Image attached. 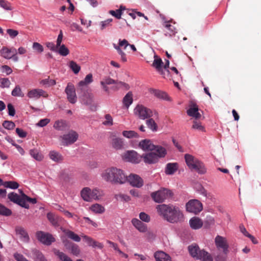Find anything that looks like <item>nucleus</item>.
Segmentation results:
<instances>
[{"label":"nucleus","instance_id":"nucleus-14","mask_svg":"<svg viewBox=\"0 0 261 261\" xmlns=\"http://www.w3.org/2000/svg\"><path fill=\"white\" fill-rule=\"evenodd\" d=\"M215 243L218 251H228V244L224 237L217 236L215 239Z\"/></svg>","mask_w":261,"mask_h":261},{"label":"nucleus","instance_id":"nucleus-37","mask_svg":"<svg viewBox=\"0 0 261 261\" xmlns=\"http://www.w3.org/2000/svg\"><path fill=\"white\" fill-rule=\"evenodd\" d=\"M153 151H154V152L156 154L159 159L164 157L167 153L165 148L159 145H154V148Z\"/></svg>","mask_w":261,"mask_h":261},{"label":"nucleus","instance_id":"nucleus-11","mask_svg":"<svg viewBox=\"0 0 261 261\" xmlns=\"http://www.w3.org/2000/svg\"><path fill=\"white\" fill-rule=\"evenodd\" d=\"M8 199L14 203L17 204L22 207L25 208H29V205L24 201L23 194L22 196H20L15 192H11L8 195Z\"/></svg>","mask_w":261,"mask_h":261},{"label":"nucleus","instance_id":"nucleus-22","mask_svg":"<svg viewBox=\"0 0 261 261\" xmlns=\"http://www.w3.org/2000/svg\"><path fill=\"white\" fill-rule=\"evenodd\" d=\"M28 250H25V251L24 252L25 255H27L29 257H32L35 261H46V259L45 258L44 256L42 254V253L40 252L39 250L33 249L32 250V255L27 252Z\"/></svg>","mask_w":261,"mask_h":261},{"label":"nucleus","instance_id":"nucleus-23","mask_svg":"<svg viewBox=\"0 0 261 261\" xmlns=\"http://www.w3.org/2000/svg\"><path fill=\"white\" fill-rule=\"evenodd\" d=\"M199 109L196 104L192 103L190 105L189 110H187V114L191 117L194 118L195 119H198L201 117V114L198 112Z\"/></svg>","mask_w":261,"mask_h":261},{"label":"nucleus","instance_id":"nucleus-2","mask_svg":"<svg viewBox=\"0 0 261 261\" xmlns=\"http://www.w3.org/2000/svg\"><path fill=\"white\" fill-rule=\"evenodd\" d=\"M102 90L107 94L110 93L111 90L117 91L120 89L128 90L130 88L128 84L126 83L115 80L109 76H105L100 82Z\"/></svg>","mask_w":261,"mask_h":261},{"label":"nucleus","instance_id":"nucleus-20","mask_svg":"<svg viewBox=\"0 0 261 261\" xmlns=\"http://www.w3.org/2000/svg\"><path fill=\"white\" fill-rule=\"evenodd\" d=\"M171 204H159L156 206L157 212L159 215L163 217L165 220L168 218V211Z\"/></svg>","mask_w":261,"mask_h":261},{"label":"nucleus","instance_id":"nucleus-34","mask_svg":"<svg viewBox=\"0 0 261 261\" xmlns=\"http://www.w3.org/2000/svg\"><path fill=\"white\" fill-rule=\"evenodd\" d=\"M228 251H218L214 253L216 261H226Z\"/></svg>","mask_w":261,"mask_h":261},{"label":"nucleus","instance_id":"nucleus-6","mask_svg":"<svg viewBox=\"0 0 261 261\" xmlns=\"http://www.w3.org/2000/svg\"><path fill=\"white\" fill-rule=\"evenodd\" d=\"M183 217V214L179 208L171 204L168 211V218H167L166 220L172 223H177L182 221Z\"/></svg>","mask_w":261,"mask_h":261},{"label":"nucleus","instance_id":"nucleus-33","mask_svg":"<svg viewBox=\"0 0 261 261\" xmlns=\"http://www.w3.org/2000/svg\"><path fill=\"white\" fill-rule=\"evenodd\" d=\"M49 158L56 162H61L63 160V156L58 152L52 150L48 154Z\"/></svg>","mask_w":261,"mask_h":261},{"label":"nucleus","instance_id":"nucleus-54","mask_svg":"<svg viewBox=\"0 0 261 261\" xmlns=\"http://www.w3.org/2000/svg\"><path fill=\"white\" fill-rule=\"evenodd\" d=\"M124 8L122 6H120V9L116 10V11L111 10L110 13L113 16L115 17L117 19L121 18L122 15V10H124Z\"/></svg>","mask_w":261,"mask_h":261},{"label":"nucleus","instance_id":"nucleus-24","mask_svg":"<svg viewBox=\"0 0 261 261\" xmlns=\"http://www.w3.org/2000/svg\"><path fill=\"white\" fill-rule=\"evenodd\" d=\"M47 218L51 224L55 227L59 226L62 220L61 217L51 212L47 213Z\"/></svg>","mask_w":261,"mask_h":261},{"label":"nucleus","instance_id":"nucleus-30","mask_svg":"<svg viewBox=\"0 0 261 261\" xmlns=\"http://www.w3.org/2000/svg\"><path fill=\"white\" fill-rule=\"evenodd\" d=\"M93 82V76L92 74L90 73L87 74L85 77L84 80L80 81L79 83L78 86L79 89L81 91H83L85 89V87L88 84L91 83Z\"/></svg>","mask_w":261,"mask_h":261},{"label":"nucleus","instance_id":"nucleus-28","mask_svg":"<svg viewBox=\"0 0 261 261\" xmlns=\"http://www.w3.org/2000/svg\"><path fill=\"white\" fill-rule=\"evenodd\" d=\"M82 237L84 238L85 242L90 246H92L93 247H97L99 249H102L103 247L102 243L94 240L92 238L87 236L82 235Z\"/></svg>","mask_w":261,"mask_h":261},{"label":"nucleus","instance_id":"nucleus-60","mask_svg":"<svg viewBox=\"0 0 261 261\" xmlns=\"http://www.w3.org/2000/svg\"><path fill=\"white\" fill-rule=\"evenodd\" d=\"M11 214V211L4 206L0 204V215L9 216Z\"/></svg>","mask_w":261,"mask_h":261},{"label":"nucleus","instance_id":"nucleus-1","mask_svg":"<svg viewBox=\"0 0 261 261\" xmlns=\"http://www.w3.org/2000/svg\"><path fill=\"white\" fill-rule=\"evenodd\" d=\"M100 176L103 180L112 184H123L127 181L124 171L116 167H111L102 171Z\"/></svg>","mask_w":261,"mask_h":261},{"label":"nucleus","instance_id":"nucleus-63","mask_svg":"<svg viewBox=\"0 0 261 261\" xmlns=\"http://www.w3.org/2000/svg\"><path fill=\"white\" fill-rule=\"evenodd\" d=\"M41 83L47 86H51L56 84V82L54 80L49 79V78L43 80Z\"/></svg>","mask_w":261,"mask_h":261},{"label":"nucleus","instance_id":"nucleus-47","mask_svg":"<svg viewBox=\"0 0 261 261\" xmlns=\"http://www.w3.org/2000/svg\"><path fill=\"white\" fill-rule=\"evenodd\" d=\"M122 135L127 138H139V135L134 130H124Z\"/></svg>","mask_w":261,"mask_h":261},{"label":"nucleus","instance_id":"nucleus-40","mask_svg":"<svg viewBox=\"0 0 261 261\" xmlns=\"http://www.w3.org/2000/svg\"><path fill=\"white\" fill-rule=\"evenodd\" d=\"M54 253L58 256L62 261H73L69 257L66 255L64 253L60 251L59 250L55 249Z\"/></svg>","mask_w":261,"mask_h":261},{"label":"nucleus","instance_id":"nucleus-31","mask_svg":"<svg viewBox=\"0 0 261 261\" xmlns=\"http://www.w3.org/2000/svg\"><path fill=\"white\" fill-rule=\"evenodd\" d=\"M190 227L193 229L200 228L203 225L202 221L197 217H193L189 221Z\"/></svg>","mask_w":261,"mask_h":261},{"label":"nucleus","instance_id":"nucleus-4","mask_svg":"<svg viewBox=\"0 0 261 261\" xmlns=\"http://www.w3.org/2000/svg\"><path fill=\"white\" fill-rule=\"evenodd\" d=\"M185 158L186 164L190 169L195 170L200 174L206 172V170L204 164L193 156L186 154L185 155Z\"/></svg>","mask_w":261,"mask_h":261},{"label":"nucleus","instance_id":"nucleus-19","mask_svg":"<svg viewBox=\"0 0 261 261\" xmlns=\"http://www.w3.org/2000/svg\"><path fill=\"white\" fill-rule=\"evenodd\" d=\"M81 91L83 92L81 96L82 102L85 105L91 106L94 101V96L93 94L85 90Z\"/></svg>","mask_w":261,"mask_h":261},{"label":"nucleus","instance_id":"nucleus-7","mask_svg":"<svg viewBox=\"0 0 261 261\" xmlns=\"http://www.w3.org/2000/svg\"><path fill=\"white\" fill-rule=\"evenodd\" d=\"M135 112L140 119L143 120L151 118L153 116V114L158 115L155 111L153 112L150 109L142 105L137 106L135 109Z\"/></svg>","mask_w":261,"mask_h":261},{"label":"nucleus","instance_id":"nucleus-27","mask_svg":"<svg viewBox=\"0 0 261 261\" xmlns=\"http://www.w3.org/2000/svg\"><path fill=\"white\" fill-rule=\"evenodd\" d=\"M139 147L144 151H152L154 148V145L152 144L150 140L145 139L142 140L139 144Z\"/></svg>","mask_w":261,"mask_h":261},{"label":"nucleus","instance_id":"nucleus-64","mask_svg":"<svg viewBox=\"0 0 261 261\" xmlns=\"http://www.w3.org/2000/svg\"><path fill=\"white\" fill-rule=\"evenodd\" d=\"M139 218L142 221L145 222H149L150 220L149 216L144 212L140 213Z\"/></svg>","mask_w":261,"mask_h":261},{"label":"nucleus","instance_id":"nucleus-29","mask_svg":"<svg viewBox=\"0 0 261 261\" xmlns=\"http://www.w3.org/2000/svg\"><path fill=\"white\" fill-rule=\"evenodd\" d=\"M154 257L156 261H172L170 256L163 251H157L154 253Z\"/></svg>","mask_w":261,"mask_h":261},{"label":"nucleus","instance_id":"nucleus-25","mask_svg":"<svg viewBox=\"0 0 261 261\" xmlns=\"http://www.w3.org/2000/svg\"><path fill=\"white\" fill-rule=\"evenodd\" d=\"M132 223L133 226L140 232H146L147 231V225L142 222L137 218H133L132 220Z\"/></svg>","mask_w":261,"mask_h":261},{"label":"nucleus","instance_id":"nucleus-36","mask_svg":"<svg viewBox=\"0 0 261 261\" xmlns=\"http://www.w3.org/2000/svg\"><path fill=\"white\" fill-rule=\"evenodd\" d=\"M177 163H168L166 165L165 173L168 175H172L177 170Z\"/></svg>","mask_w":261,"mask_h":261},{"label":"nucleus","instance_id":"nucleus-15","mask_svg":"<svg viewBox=\"0 0 261 261\" xmlns=\"http://www.w3.org/2000/svg\"><path fill=\"white\" fill-rule=\"evenodd\" d=\"M127 181L130 185L134 187L141 188L143 185V180L139 175L134 174H131L127 176Z\"/></svg>","mask_w":261,"mask_h":261},{"label":"nucleus","instance_id":"nucleus-18","mask_svg":"<svg viewBox=\"0 0 261 261\" xmlns=\"http://www.w3.org/2000/svg\"><path fill=\"white\" fill-rule=\"evenodd\" d=\"M154 60L152 66L164 77H165V73L163 68V62L162 59L158 56H154Z\"/></svg>","mask_w":261,"mask_h":261},{"label":"nucleus","instance_id":"nucleus-53","mask_svg":"<svg viewBox=\"0 0 261 261\" xmlns=\"http://www.w3.org/2000/svg\"><path fill=\"white\" fill-rule=\"evenodd\" d=\"M69 250L70 251V252L75 256L79 255L81 253V250L79 246L74 243L73 245H72V246Z\"/></svg>","mask_w":261,"mask_h":261},{"label":"nucleus","instance_id":"nucleus-57","mask_svg":"<svg viewBox=\"0 0 261 261\" xmlns=\"http://www.w3.org/2000/svg\"><path fill=\"white\" fill-rule=\"evenodd\" d=\"M155 95L158 98L165 100H170V98L168 95L166 93L164 92L161 91H156L155 92Z\"/></svg>","mask_w":261,"mask_h":261},{"label":"nucleus","instance_id":"nucleus-41","mask_svg":"<svg viewBox=\"0 0 261 261\" xmlns=\"http://www.w3.org/2000/svg\"><path fill=\"white\" fill-rule=\"evenodd\" d=\"M146 124L148 127L152 132H156L158 130L157 124L153 119L151 118H148L146 121Z\"/></svg>","mask_w":261,"mask_h":261},{"label":"nucleus","instance_id":"nucleus-3","mask_svg":"<svg viewBox=\"0 0 261 261\" xmlns=\"http://www.w3.org/2000/svg\"><path fill=\"white\" fill-rule=\"evenodd\" d=\"M82 199L87 202H92L93 200H98L103 196V193L98 189H91L89 187L84 188L81 191Z\"/></svg>","mask_w":261,"mask_h":261},{"label":"nucleus","instance_id":"nucleus-55","mask_svg":"<svg viewBox=\"0 0 261 261\" xmlns=\"http://www.w3.org/2000/svg\"><path fill=\"white\" fill-rule=\"evenodd\" d=\"M105 120L102 122L104 125L112 126L113 124V118L110 114L105 115Z\"/></svg>","mask_w":261,"mask_h":261},{"label":"nucleus","instance_id":"nucleus-16","mask_svg":"<svg viewBox=\"0 0 261 261\" xmlns=\"http://www.w3.org/2000/svg\"><path fill=\"white\" fill-rule=\"evenodd\" d=\"M47 94L43 90L40 89H34L30 90L27 94L28 97L31 99H39L41 96L46 97Z\"/></svg>","mask_w":261,"mask_h":261},{"label":"nucleus","instance_id":"nucleus-10","mask_svg":"<svg viewBox=\"0 0 261 261\" xmlns=\"http://www.w3.org/2000/svg\"><path fill=\"white\" fill-rule=\"evenodd\" d=\"M186 210L188 212L197 214L202 210V203L198 200H190L186 204Z\"/></svg>","mask_w":261,"mask_h":261},{"label":"nucleus","instance_id":"nucleus-59","mask_svg":"<svg viewBox=\"0 0 261 261\" xmlns=\"http://www.w3.org/2000/svg\"><path fill=\"white\" fill-rule=\"evenodd\" d=\"M3 126L7 129H13L15 126V123L11 121H5L3 123Z\"/></svg>","mask_w":261,"mask_h":261},{"label":"nucleus","instance_id":"nucleus-58","mask_svg":"<svg viewBox=\"0 0 261 261\" xmlns=\"http://www.w3.org/2000/svg\"><path fill=\"white\" fill-rule=\"evenodd\" d=\"M10 81L8 78L0 79V87L8 88L10 85Z\"/></svg>","mask_w":261,"mask_h":261},{"label":"nucleus","instance_id":"nucleus-45","mask_svg":"<svg viewBox=\"0 0 261 261\" xmlns=\"http://www.w3.org/2000/svg\"><path fill=\"white\" fill-rule=\"evenodd\" d=\"M30 155L36 160L40 161L43 159L42 155L37 149H31L30 151Z\"/></svg>","mask_w":261,"mask_h":261},{"label":"nucleus","instance_id":"nucleus-62","mask_svg":"<svg viewBox=\"0 0 261 261\" xmlns=\"http://www.w3.org/2000/svg\"><path fill=\"white\" fill-rule=\"evenodd\" d=\"M7 34L12 39L15 38L19 34L18 31L15 30L8 29L6 30Z\"/></svg>","mask_w":261,"mask_h":261},{"label":"nucleus","instance_id":"nucleus-5","mask_svg":"<svg viewBox=\"0 0 261 261\" xmlns=\"http://www.w3.org/2000/svg\"><path fill=\"white\" fill-rule=\"evenodd\" d=\"M173 196L172 191L165 188H162L157 191L152 192L151 194V197L152 199L156 203H162L166 199L170 198Z\"/></svg>","mask_w":261,"mask_h":261},{"label":"nucleus","instance_id":"nucleus-51","mask_svg":"<svg viewBox=\"0 0 261 261\" xmlns=\"http://www.w3.org/2000/svg\"><path fill=\"white\" fill-rule=\"evenodd\" d=\"M4 186L12 189H16L18 188L19 184L16 181H9L4 182Z\"/></svg>","mask_w":261,"mask_h":261},{"label":"nucleus","instance_id":"nucleus-13","mask_svg":"<svg viewBox=\"0 0 261 261\" xmlns=\"http://www.w3.org/2000/svg\"><path fill=\"white\" fill-rule=\"evenodd\" d=\"M65 92L67 94L68 100L71 103H75L77 101V96L74 85L71 83H68Z\"/></svg>","mask_w":261,"mask_h":261},{"label":"nucleus","instance_id":"nucleus-46","mask_svg":"<svg viewBox=\"0 0 261 261\" xmlns=\"http://www.w3.org/2000/svg\"><path fill=\"white\" fill-rule=\"evenodd\" d=\"M165 27L168 30V31L165 33L166 36H171L176 33L175 27L170 24L166 23Z\"/></svg>","mask_w":261,"mask_h":261},{"label":"nucleus","instance_id":"nucleus-43","mask_svg":"<svg viewBox=\"0 0 261 261\" xmlns=\"http://www.w3.org/2000/svg\"><path fill=\"white\" fill-rule=\"evenodd\" d=\"M0 53H1V56L5 59H11V57H12V55L11 53L10 49L7 47H3L1 49Z\"/></svg>","mask_w":261,"mask_h":261},{"label":"nucleus","instance_id":"nucleus-35","mask_svg":"<svg viewBox=\"0 0 261 261\" xmlns=\"http://www.w3.org/2000/svg\"><path fill=\"white\" fill-rule=\"evenodd\" d=\"M112 147L117 149H121L124 146V142L122 139L120 138H115L112 141Z\"/></svg>","mask_w":261,"mask_h":261},{"label":"nucleus","instance_id":"nucleus-12","mask_svg":"<svg viewBox=\"0 0 261 261\" xmlns=\"http://www.w3.org/2000/svg\"><path fill=\"white\" fill-rule=\"evenodd\" d=\"M122 158L125 161L133 163H139L141 161L142 155H139L135 151L131 150L125 152Z\"/></svg>","mask_w":261,"mask_h":261},{"label":"nucleus","instance_id":"nucleus-32","mask_svg":"<svg viewBox=\"0 0 261 261\" xmlns=\"http://www.w3.org/2000/svg\"><path fill=\"white\" fill-rule=\"evenodd\" d=\"M62 230L69 239L76 242H79L81 241V239L80 237L75 233H74L73 231L68 229L62 228Z\"/></svg>","mask_w":261,"mask_h":261},{"label":"nucleus","instance_id":"nucleus-48","mask_svg":"<svg viewBox=\"0 0 261 261\" xmlns=\"http://www.w3.org/2000/svg\"><path fill=\"white\" fill-rule=\"evenodd\" d=\"M60 55L62 56H66L69 54V50L64 44H62L58 48L57 51Z\"/></svg>","mask_w":261,"mask_h":261},{"label":"nucleus","instance_id":"nucleus-49","mask_svg":"<svg viewBox=\"0 0 261 261\" xmlns=\"http://www.w3.org/2000/svg\"><path fill=\"white\" fill-rule=\"evenodd\" d=\"M192 128L194 129H196L198 131L204 132L205 129L204 126L202 125L201 123L196 119L193 121V124Z\"/></svg>","mask_w":261,"mask_h":261},{"label":"nucleus","instance_id":"nucleus-52","mask_svg":"<svg viewBox=\"0 0 261 261\" xmlns=\"http://www.w3.org/2000/svg\"><path fill=\"white\" fill-rule=\"evenodd\" d=\"M32 48L37 54L42 53L44 50L43 46L38 42H34L32 45Z\"/></svg>","mask_w":261,"mask_h":261},{"label":"nucleus","instance_id":"nucleus-21","mask_svg":"<svg viewBox=\"0 0 261 261\" xmlns=\"http://www.w3.org/2000/svg\"><path fill=\"white\" fill-rule=\"evenodd\" d=\"M188 250L191 255L196 259L201 256L204 253V250H200L196 245H191L188 247Z\"/></svg>","mask_w":261,"mask_h":261},{"label":"nucleus","instance_id":"nucleus-61","mask_svg":"<svg viewBox=\"0 0 261 261\" xmlns=\"http://www.w3.org/2000/svg\"><path fill=\"white\" fill-rule=\"evenodd\" d=\"M198 259H201L202 261H213V258L211 255L207 252L204 251V253L201 254V256L199 257Z\"/></svg>","mask_w":261,"mask_h":261},{"label":"nucleus","instance_id":"nucleus-44","mask_svg":"<svg viewBox=\"0 0 261 261\" xmlns=\"http://www.w3.org/2000/svg\"><path fill=\"white\" fill-rule=\"evenodd\" d=\"M69 67L74 74H77L81 70L80 66L73 61L69 62Z\"/></svg>","mask_w":261,"mask_h":261},{"label":"nucleus","instance_id":"nucleus-9","mask_svg":"<svg viewBox=\"0 0 261 261\" xmlns=\"http://www.w3.org/2000/svg\"><path fill=\"white\" fill-rule=\"evenodd\" d=\"M36 236L39 242L47 246L51 245L52 243L56 241L55 238L52 234L42 231H37Z\"/></svg>","mask_w":261,"mask_h":261},{"label":"nucleus","instance_id":"nucleus-38","mask_svg":"<svg viewBox=\"0 0 261 261\" xmlns=\"http://www.w3.org/2000/svg\"><path fill=\"white\" fill-rule=\"evenodd\" d=\"M133 93L132 92H128L123 99V103L127 109L133 102Z\"/></svg>","mask_w":261,"mask_h":261},{"label":"nucleus","instance_id":"nucleus-17","mask_svg":"<svg viewBox=\"0 0 261 261\" xmlns=\"http://www.w3.org/2000/svg\"><path fill=\"white\" fill-rule=\"evenodd\" d=\"M142 159L146 164H151L156 163L159 160V158L156 154L154 152H151L144 154L142 155Z\"/></svg>","mask_w":261,"mask_h":261},{"label":"nucleus","instance_id":"nucleus-26","mask_svg":"<svg viewBox=\"0 0 261 261\" xmlns=\"http://www.w3.org/2000/svg\"><path fill=\"white\" fill-rule=\"evenodd\" d=\"M15 231L16 234L19 236L20 239L22 242L24 243H28L29 242V236L23 227L17 226L15 228Z\"/></svg>","mask_w":261,"mask_h":261},{"label":"nucleus","instance_id":"nucleus-56","mask_svg":"<svg viewBox=\"0 0 261 261\" xmlns=\"http://www.w3.org/2000/svg\"><path fill=\"white\" fill-rule=\"evenodd\" d=\"M11 94L13 96H23V94L21 91V88L18 85L16 86L12 90Z\"/></svg>","mask_w":261,"mask_h":261},{"label":"nucleus","instance_id":"nucleus-39","mask_svg":"<svg viewBox=\"0 0 261 261\" xmlns=\"http://www.w3.org/2000/svg\"><path fill=\"white\" fill-rule=\"evenodd\" d=\"M66 126V122L63 120H57L54 124V127L58 130H63L65 129Z\"/></svg>","mask_w":261,"mask_h":261},{"label":"nucleus","instance_id":"nucleus-42","mask_svg":"<svg viewBox=\"0 0 261 261\" xmlns=\"http://www.w3.org/2000/svg\"><path fill=\"white\" fill-rule=\"evenodd\" d=\"M90 209L92 212L98 214H101L105 211L104 207L97 203L92 205Z\"/></svg>","mask_w":261,"mask_h":261},{"label":"nucleus","instance_id":"nucleus-50","mask_svg":"<svg viewBox=\"0 0 261 261\" xmlns=\"http://www.w3.org/2000/svg\"><path fill=\"white\" fill-rule=\"evenodd\" d=\"M0 6L4 9L7 11H11L13 10L11 4L5 0H0Z\"/></svg>","mask_w":261,"mask_h":261},{"label":"nucleus","instance_id":"nucleus-8","mask_svg":"<svg viewBox=\"0 0 261 261\" xmlns=\"http://www.w3.org/2000/svg\"><path fill=\"white\" fill-rule=\"evenodd\" d=\"M79 135L76 132L71 130L68 133L60 137V140L64 146L74 143L77 140Z\"/></svg>","mask_w":261,"mask_h":261}]
</instances>
